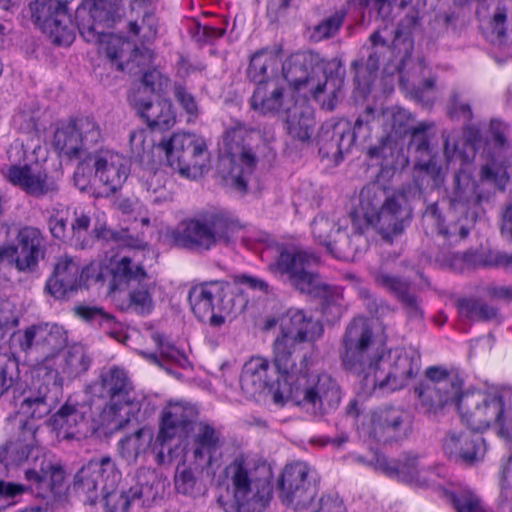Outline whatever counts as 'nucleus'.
<instances>
[{"mask_svg": "<svg viewBox=\"0 0 512 512\" xmlns=\"http://www.w3.org/2000/svg\"><path fill=\"white\" fill-rule=\"evenodd\" d=\"M192 433L191 450L195 463L203 470L212 465L222 446L221 432L207 422H194L193 409L182 404H171L162 411L154 452L158 464L172 459L171 442Z\"/></svg>", "mask_w": 512, "mask_h": 512, "instance_id": "nucleus-1", "label": "nucleus"}, {"mask_svg": "<svg viewBox=\"0 0 512 512\" xmlns=\"http://www.w3.org/2000/svg\"><path fill=\"white\" fill-rule=\"evenodd\" d=\"M224 474L225 492L217 497L224 512H263L267 508L273 488L265 463L238 455L226 466Z\"/></svg>", "mask_w": 512, "mask_h": 512, "instance_id": "nucleus-2", "label": "nucleus"}, {"mask_svg": "<svg viewBox=\"0 0 512 512\" xmlns=\"http://www.w3.org/2000/svg\"><path fill=\"white\" fill-rule=\"evenodd\" d=\"M402 202L403 196L389 197L381 186L367 185L360 191L358 205L350 212L351 225L361 237L373 227L386 242L392 243L411 219L410 209Z\"/></svg>", "mask_w": 512, "mask_h": 512, "instance_id": "nucleus-3", "label": "nucleus"}, {"mask_svg": "<svg viewBox=\"0 0 512 512\" xmlns=\"http://www.w3.org/2000/svg\"><path fill=\"white\" fill-rule=\"evenodd\" d=\"M282 71L284 79L294 90L307 91L316 100L323 93H328L331 99L327 108L334 109L333 100L337 98L344 82V69L340 60H325L313 51L297 52L286 59Z\"/></svg>", "mask_w": 512, "mask_h": 512, "instance_id": "nucleus-4", "label": "nucleus"}, {"mask_svg": "<svg viewBox=\"0 0 512 512\" xmlns=\"http://www.w3.org/2000/svg\"><path fill=\"white\" fill-rule=\"evenodd\" d=\"M318 263L319 257L314 252L284 249L268 267L274 274L286 275L291 286L300 293L319 298L322 313L337 319L342 313L341 294L335 287L320 281L318 273L314 271Z\"/></svg>", "mask_w": 512, "mask_h": 512, "instance_id": "nucleus-5", "label": "nucleus"}, {"mask_svg": "<svg viewBox=\"0 0 512 512\" xmlns=\"http://www.w3.org/2000/svg\"><path fill=\"white\" fill-rule=\"evenodd\" d=\"M91 363L92 360L83 346H69L60 364V372L51 369L45 371L43 375L38 374L33 383L34 388L20 404V413L31 419H42L47 416L58 404L62 394L63 382L60 373L73 380L85 374Z\"/></svg>", "mask_w": 512, "mask_h": 512, "instance_id": "nucleus-6", "label": "nucleus"}, {"mask_svg": "<svg viewBox=\"0 0 512 512\" xmlns=\"http://www.w3.org/2000/svg\"><path fill=\"white\" fill-rule=\"evenodd\" d=\"M0 462L6 469L25 466L24 480H48L52 486L64 487L65 471L47 456L31 421H21L17 436L0 447Z\"/></svg>", "mask_w": 512, "mask_h": 512, "instance_id": "nucleus-7", "label": "nucleus"}, {"mask_svg": "<svg viewBox=\"0 0 512 512\" xmlns=\"http://www.w3.org/2000/svg\"><path fill=\"white\" fill-rule=\"evenodd\" d=\"M272 399L279 406L290 401L309 417L320 420L338 409L342 390L329 373L305 372L296 378L294 385L273 390Z\"/></svg>", "mask_w": 512, "mask_h": 512, "instance_id": "nucleus-8", "label": "nucleus"}, {"mask_svg": "<svg viewBox=\"0 0 512 512\" xmlns=\"http://www.w3.org/2000/svg\"><path fill=\"white\" fill-rule=\"evenodd\" d=\"M242 229L239 220L223 211L204 212L181 221L172 232L176 246L206 252L218 244L230 245Z\"/></svg>", "mask_w": 512, "mask_h": 512, "instance_id": "nucleus-9", "label": "nucleus"}, {"mask_svg": "<svg viewBox=\"0 0 512 512\" xmlns=\"http://www.w3.org/2000/svg\"><path fill=\"white\" fill-rule=\"evenodd\" d=\"M258 132L241 121H234L222 136L224 156L220 166L228 169L224 179L226 183L241 194L248 191V183L256 169L255 137Z\"/></svg>", "mask_w": 512, "mask_h": 512, "instance_id": "nucleus-10", "label": "nucleus"}, {"mask_svg": "<svg viewBox=\"0 0 512 512\" xmlns=\"http://www.w3.org/2000/svg\"><path fill=\"white\" fill-rule=\"evenodd\" d=\"M76 21L83 39L98 44V52L115 63L118 70L123 71L125 62L128 64L132 55L138 53V48L128 39L104 31V22L109 21L108 13L97 4H93L89 10L79 7Z\"/></svg>", "mask_w": 512, "mask_h": 512, "instance_id": "nucleus-11", "label": "nucleus"}, {"mask_svg": "<svg viewBox=\"0 0 512 512\" xmlns=\"http://www.w3.org/2000/svg\"><path fill=\"white\" fill-rule=\"evenodd\" d=\"M420 370V355L403 349L387 350L384 347L371 371L363 381L364 389L373 393L394 392L403 389L417 376Z\"/></svg>", "mask_w": 512, "mask_h": 512, "instance_id": "nucleus-12", "label": "nucleus"}, {"mask_svg": "<svg viewBox=\"0 0 512 512\" xmlns=\"http://www.w3.org/2000/svg\"><path fill=\"white\" fill-rule=\"evenodd\" d=\"M384 347V344L376 341L369 322L364 317H355L348 324L342 337V366L346 371L362 377L363 382Z\"/></svg>", "mask_w": 512, "mask_h": 512, "instance_id": "nucleus-13", "label": "nucleus"}, {"mask_svg": "<svg viewBox=\"0 0 512 512\" xmlns=\"http://www.w3.org/2000/svg\"><path fill=\"white\" fill-rule=\"evenodd\" d=\"M92 390L98 397L108 399L100 414L102 423L111 429L123 428L129 422V417L121 415V411L134 401V386L127 371L119 366L103 369Z\"/></svg>", "mask_w": 512, "mask_h": 512, "instance_id": "nucleus-14", "label": "nucleus"}, {"mask_svg": "<svg viewBox=\"0 0 512 512\" xmlns=\"http://www.w3.org/2000/svg\"><path fill=\"white\" fill-rule=\"evenodd\" d=\"M463 379L457 369L430 366L425 378L414 388L421 409L425 414H438L444 407L455 404L461 397Z\"/></svg>", "mask_w": 512, "mask_h": 512, "instance_id": "nucleus-15", "label": "nucleus"}, {"mask_svg": "<svg viewBox=\"0 0 512 512\" xmlns=\"http://www.w3.org/2000/svg\"><path fill=\"white\" fill-rule=\"evenodd\" d=\"M157 147L165 153L168 165L180 175L197 178L208 162V150L203 138L190 133H174L163 138Z\"/></svg>", "mask_w": 512, "mask_h": 512, "instance_id": "nucleus-16", "label": "nucleus"}, {"mask_svg": "<svg viewBox=\"0 0 512 512\" xmlns=\"http://www.w3.org/2000/svg\"><path fill=\"white\" fill-rule=\"evenodd\" d=\"M350 215L335 222L324 215H318L312 222V234L315 241L324 246L335 258L349 261L363 251L366 240L351 229Z\"/></svg>", "mask_w": 512, "mask_h": 512, "instance_id": "nucleus-17", "label": "nucleus"}, {"mask_svg": "<svg viewBox=\"0 0 512 512\" xmlns=\"http://www.w3.org/2000/svg\"><path fill=\"white\" fill-rule=\"evenodd\" d=\"M67 4L59 0H33L28 5L34 25L59 46H69L75 39L74 24Z\"/></svg>", "mask_w": 512, "mask_h": 512, "instance_id": "nucleus-18", "label": "nucleus"}, {"mask_svg": "<svg viewBox=\"0 0 512 512\" xmlns=\"http://www.w3.org/2000/svg\"><path fill=\"white\" fill-rule=\"evenodd\" d=\"M121 473L109 456L93 458L74 475L73 490L85 503L94 505L104 489L117 487Z\"/></svg>", "mask_w": 512, "mask_h": 512, "instance_id": "nucleus-19", "label": "nucleus"}, {"mask_svg": "<svg viewBox=\"0 0 512 512\" xmlns=\"http://www.w3.org/2000/svg\"><path fill=\"white\" fill-rule=\"evenodd\" d=\"M15 240V244L0 246V263L7 262L20 273H35L46 254L45 236L40 229L25 226Z\"/></svg>", "mask_w": 512, "mask_h": 512, "instance_id": "nucleus-20", "label": "nucleus"}, {"mask_svg": "<svg viewBox=\"0 0 512 512\" xmlns=\"http://www.w3.org/2000/svg\"><path fill=\"white\" fill-rule=\"evenodd\" d=\"M102 138L99 124L94 118L81 116L62 123L54 133L53 144L60 156L78 159Z\"/></svg>", "mask_w": 512, "mask_h": 512, "instance_id": "nucleus-21", "label": "nucleus"}, {"mask_svg": "<svg viewBox=\"0 0 512 512\" xmlns=\"http://www.w3.org/2000/svg\"><path fill=\"white\" fill-rule=\"evenodd\" d=\"M318 476L305 462H294L285 466L277 488L279 498L296 509L307 507L318 492Z\"/></svg>", "mask_w": 512, "mask_h": 512, "instance_id": "nucleus-22", "label": "nucleus"}, {"mask_svg": "<svg viewBox=\"0 0 512 512\" xmlns=\"http://www.w3.org/2000/svg\"><path fill=\"white\" fill-rule=\"evenodd\" d=\"M504 398L500 394L483 392H463L458 399L461 420L472 431H484L502 415Z\"/></svg>", "mask_w": 512, "mask_h": 512, "instance_id": "nucleus-23", "label": "nucleus"}, {"mask_svg": "<svg viewBox=\"0 0 512 512\" xmlns=\"http://www.w3.org/2000/svg\"><path fill=\"white\" fill-rule=\"evenodd\" d=\"M493 191L485 183H478L470 173L458 170L454 173L449 202L452 208L460 210L475 221L482 205L490 201Z\"/></svg>", "mask_w": 512, "mask_h": 512, "instance_id": "nucleus-24", "label": "nucleus"}, {"mask_svg": "<svg viewBox=\"0 0 512 512\" xmlns=\"http://www.w3.org/2000/svg\"><path fill=\"white\" fill-rule=\"evenodd\" d=\"M66 330L57 324H40L27 328L19 339L23 351L35 349L43 355L44 367L39 373L48 370L50 360L66 347Z\"/></svg>", "mask_w": 512, "mask_h": 512, "instance_id": "nucleus-25", "label": "nucleus"}, {"mask_svg": "<svg viewBox=\"0 0 512 512\" xmlns=\"http://www.w3.org/2000/svg\"><path fill=\"white\" fill-rule=\"evenodd\" d=\"M410 424L409 411L400 406H384L370 413L364 430L366 436L377 442H389L404 433Z\"/></svg>", "mask_w": 512, "mask_h": 512, "instance_id": "nucleus-26", "label": "nucleus"}, {"mask_svg": "<svg viewBox=\"0 0 512 512\" xmlns=\"http://www.w3.org/2000/svg\"><path fill=\"white\" fill-rule=\"evenodd\" d=\"M3 174L9 183L35 198L54 194L59 190L56 181L37 164L10 165L3 170Z\"/></svg>", "mask_w": 512, "mask_h": 512, "instance_id": "nucleus-27", "label": "nucleus"}, {"mask_svg": "<svg viewBox=\"0 0 512 512\" xmlns=\"http://www.w3.org/2000/svg\"><path fill=\"white\" fill-rule=\"evenodd\" d=\"M442 448L450 460L468 466L481 461L486 452L483 437L462 431H449L443 438Z\"/></svg>", "mask_w": 512, "mask_h": 512, "instance_id": "nucleus-28", "label": "nucleus"}, {"mask_svg": "<svg viewBox=\"0 0 512 512\" xmlns=\"http://www.w3.org/2000/svg\"><path fill=\"white\" fill-rule=\"evenodd\" d=\"M224 293L222 283L212 281L193 286L188 293V301L194 315L200 321L209 320L212 326L224 323V317L215 313Z\"/></svg>", "mask_w": 512, "mask_h": 512, "instance_id": "nucleus-29", "label": "nucleus"}, {"mask_svg": "<svg viewBox=\"0 0 512 512\" xmlns=\"http://www.w3.org/2000/svg\"><path fill=\"white\" fill-rule=\"evenodd\" d=\"M323 325L319 320L300 309H289L280 320V334L278 336L288 342L300 344L315 342L322 337Z\"/></svg>", "mask_w": 512, "mask_h": 512, "instance_id": "nucleus-30", "label": "nucleus"}, {"mask_svg": "<svg viewBox=\"0 0 512 512\" xmlns=\"http://www.w3.org/2000/svg\"><path fill=\"white\" fill-rule=\"evenodd\" d=\"M93 160L95 176L104 186L108 195L116 192L128 177L127 160L120 154L104 150L89 156Z\"/></svg>", "mask_w": 512, "mask_h": 512, "instance_id": "nucleus-31", "label": "nucleus"}, {"mask_svg": "<svg viewBox=\"0 0 512 512\" xmlns=\"http://www.w3.org/2000/svg\"><path fill=\"white\" fill-rule=\"evenodd\" d=\"M391 476H396L399 480L420 488H440L442 484L439 481V473L432 468L419 465L418 458L415 456H404L393 464L385 468Z\"/></svg>", "mask_w": 512, "mask_h": 512, "instance_id": "nucleus-32", "label": "nucleus"}, {"mask_svg": "<svg viewBox=\"0 0 512 512\" xmlns=\"http://www.w3.org/2000/svg\"><path fill=\"white\" fill-rule=\"evenodd\" d=\"M83 271L82 265L75 258L68 255L59 257L45 288L55 298H63L68 292L80 287Z\"/></svg>", "mask_w": 512, "mask_h": 512, "instance_id": "nucleus-33", "label": "nucleus"}, {"mask_svg": "<svg viewBox=\"0 0 512 512\" xmlns=\"http://www.w3.org/2000/svg\"><path fill=\"white\" fill-rule=\"evenodd\" d=\"M355 142L348 122H339L322 128L318 136L319 154L322 158L332 159L338 164L345 153L350 152Z\"/></svg>", "mask_w": 512, "mask_h": 512, "instance_id": "nucleus-34", "label": "nucleus"}, {"mask_svg": "<svg viewBox=\"0 0 512 512\" xmlns=\"http://www.w3.org/2000/svg\"><path fill=\"white\" fill-rule=\"evenodd\" d=\"M410 122L411 114L407 110L398 107L386 108L383 125L385 130L389 129V132L381 138L378 145L369 148V156L371 158H387L392 152V138L408 134L412 129Z\"/></svg>", "mask_w": 512, "mask_h": 512, "instance_id": "nucleus-35", "label": "nucleus"}, {"mask_svg": "<svg viewBox=\"0 0 512 512\" xmlns=\"http://www.w3.org/2000/svg\"><path fill=\"white\" fill-rule=\"evenodd\" d=\"M435 259L441 265L459 272L477 266L502 267L505 269L506 252L490 251L484 255H479L474 251L463 253L447 252L438 253Z\"/></svg>", "mask_w": 512, "mask_h": 512, "instance_id": "nucleus-36", "label": "nucleus"}, {"mask_svg": "<svg viewBox=\"0 0 512 512\" xmlns=\"http://www.w3.org/2000/svg\"><path fill=\"white\" fill-rule=\"evenodd\" d=\"M296 344L288 342L286 339L277 336L273 344V362L277 369L279 377L277 378V388L285 389L294 385L296 378L305 374L296 365L293 353Z\"/></svg>", "mask_w": 512, "mask_h": 512, "instance_id": "nucleus-37", "label": "nucleus"}, {"mask_svg": "<svg viewBox=\"0 0 512 512\" xmlns=\"http://www.w3.org/2000/svg\"><path fill=\"white\" fill-rule=\"evenodd\" d=\"M285 111L284 124L290 139L294 143H309L315 125L312 108L305 102H296Z\"/></svg>", "mask_w": 512, "mask_h": 512, "instance_id": "nucleus-38", "label": "nucleus"}, {"mask_svg": "<svg viewBox=\"0 0 512 512\" xmlns=\"http://www.w3.org/2000/svg\"><path fill=\"white\" fill-rule=\"evenodd\" d=\"M142 478H146L145 475H139L138 482L128 489L117 490V487L104 489L101 495L105 512H128L135 500L141 499L143 495L153 494L152 485L148 480L143 482Z\"/></svg>", "mask_w": 512, "mask_h": 512, "instance_id": "nucleus-39", "label": "nucleus"}, {"mask_svg": "<svg viewBox=\"0 0 512 512\" xmlns=\"http://www.w3.org/2000/svg\"><path fill=\"white\" fill-rule=\"evenodd\" d=\"M131 103L152 130L165 131L175 124V115L166 102L152 103L149 99L135 94Z\"/></svg>", "mask_w": 512, "mask_h": 512, "instance_id": "nucleus-40", "label": "nucleus"}, {"mask_svg": "<svg viewBox=\"0 0 512 512\" xmlns=\"http://www.w3.org/2000/svg\"><path fill=\"white\" fill-rule=\"evenodd\" d=\"M268 370L269 362L263 357H252L244 364L240 386L248 397L261 393L267 387L273 389V380L268 376Z\"/></svg>", "mask_w": 512, "mask_h": 512, "instance_id": "nucleus-41", "label": "nucleus"}, {"mask_svg": "<svg viewBox=\"0 0 512 512\" xmlns=\"http://www.w3.org/2000/svg\"><path fill=\"white\" fill-rule=\"evenodd\" d=\"M249 104L263 115H276L284 109V88L275 80L257 85Z\"/></svg>", "mask_w": 512, "mask_h": 512, "instance_id": "nucleus-42", "label": "nucleus"}, {"mask_svg": "<svg viewBox=\"0 0 512 512\" xmlns=\"http://www.w3.org/2000/svg\"><path fill=\"white\" fill-rule=\"evenodd\" d=\"M63 486H52L48 480H25L24 483H14L0 480V498L4 500H14L25 493H29L37 498L49 499L59 496L63 491Z\"/></svg>", "mask_w": 512, "mask_h": 512, "instance_id": "nucleus-43", "label": "nucleus"}, {"mask_svg": "<svg viewBox=\"0 0 512 512\" xmlns=\"http://www.w3.org/2000/svg\"><path fill=\"white\" fill-rule=\"evenodd\" d=\"M109 292L128 289L138 283L149 280L142 265L135 264L130 257L124 256L111 264Z\"/></svg>", "mask_w": 512, "mask_h": 512, "instance_id": "nucleus-44", "label": "nucleus"}, {"mask_svg": "<svg viewBox=\"0 0 512 512\" xmlns=\"http://www.w3.org/2000/svg\"><path fill=\"white\" fill-rule=\"evenodd\" d=\"M509 127L498 119L489 123L483 154L494 162H504L512 155V144L508 140Z\"/></svg>", "mask_w": 512, "mask_h": 512, "instance_id": "nucleus-45", "label": "nucleus"}, {"mask_svg": "<svg viewBox=\"0 0 512 512\" xmlns=\"http://www.w3.org/2000/svg\"><path fill=\"white\" fill-rule=\"evenodd\" d=\"M442 182V167L435 154L415 159L414 183L420 192L436 189Z\"/></svg>", "mask_w": 512, "mask_h": 512, "instance_id": "nucleus-46", "label": "nucleus"}, {"mask_svg": "<svg viewBox=\"0 0 512 512\" xmlns=\"http://www.w3.org/2000/svg\"><path fill=\"white\" fill-rule=\"evenodd\" d=\"M154 444L155 439L152 430L147 427H142L133 434L121 439L118 446L121 456L127 462H135L137 458L141 454H144L150 447L152 452L156 455L153 448Z\"/></svg>", "mask_w": 512, "mask_h": 512, "instance_id": "nucleus-47", "label": "nucleus"}, {"mask_svg": "<svg viewBox=\"0 0 512 512\" xmlns=\"http://www.w3.org/2000/svg\"><path fill=\"white\" fill-rule=\"evenodd\" d=\"M153 339L157 344L159 354H145L147 359L166 369L168 372H171L172 366L183 369L189 366L190 363L185 353L169 343L163 335L155 334Z\"/></svg>", "mask_w": 512, "mask_h": 512, "instance_id": "nucleus-48", "label": "nucleus"}, {"mask_svg": "<svg viewBox=\"0 0 512 512\" xmlns=\"http://www.w3.org/2000/svg\"><path fill=\"white\" fill-rule=\"evenodd\" d=\"M91 218L83 211L75 210L73 220L70 224V239L74 241L76 247L86 249L93 243L94 238H107L106 230H93L94 235L89 232Z\"/></svg>", "mask_w": 512, "mask_h": 512, "instance_id": "nucleus-49", "label": "nucleus"}, {"mask_svg": "<svg viewBox=\"0 0 512 512\" xmlns=\"http://www.w3.org/2000/svg\"><path fill=\"white\" fill-rule=\"evenodd\" d=\"M443 490V495L457 512H488L478 495L470 488L459 487L454 490Z\"/></svg>", "mask_w": 512, "mask_h": 512, "instance_id": "nucleus-50", "label": "nucleus"}, {"mask_svg": "<svg viewBox=\"0 0 512 512\" xmlns=\"http://www.w3.org/2000/svg\"><path fill=\"white\" fill-rule=\"evenodd\" d=\"M461 317L474 321H490L497 317V309L481 299L463 298L457 302Z\"/></svg>", "mask_w": 512, "mask_h": 512, "instance_id": "nucleus-51", "label": "nucleus"}, {"mask_svg": "<svg viewBox=\"0 0 512 512\" xmlns=\"http://www.w3.org/2000/svg\"><path fill=\"white\" fill-rule=\"evenodd\" d=\"M276 63V55L269 48H262L256 51L250 58L247 68V77L250 81L257 83H266L267 69Z\"/></svg>", "mask_w": 512, "mask_h": 512, "instance_id": "nucleus-52", "label": "nucleus"}, {"mask_svg": "<svg viewBox=\"0 0 512 512\" xmlns=\"http://www.w3.org/2000/svg\"><path fill=\"white\" fill-rule=\"evenodd\" d=\"M433 123L421 122L415 127H412L410 134V141L408 150L413 153L415 159L433 155L432 147L430 145V130L433 128Z\"/></svg>", "mask_w": 512, "mask_h": 512, "instance_id": "nucleus-53", "label": "nucleus"}, {"mask_svg": "<svg viewBox=\"0 0 512 512\" xmlns=\"http://www.w3.org/2000/svg\"><path fill=\"white\" fill-rule=\"evenodd\" d=\"M375 283L391 294L397 301L410 294L414 289L409 279L390 274L386 271H377L374 274Z\"/></svg>", "mask_w": 512, "mask_h": 512, "instance_id": "nucleus-54", "label": "nucleus"}, {"mask_svg": "<svg viewBox=\"0 0 512 512\" xmlns=\"http://www.w3.org/2000/svg\"><path fill=\"white\" fill-rule=\"evenodd\" d=\"M130 289L129 300L133 310L142 315L149 314L154 307L152 298L154 283L151 279L138 283Z\"/></svg>", "mask_w": 512, "mask_h": 512, "instance_id": "nucleus-55", "label": "nucleus"}, {"mask_svg": "<svg viewBox=\"0 0 512 512\" xmlns=\"http://www.w3.org/2000/svg\"><path fill=\"white\" fill-rule=\"evenodd\" d=\"M384 110L376 109L372 106H367L357 117L354 122V126L351 129V133L356 138L366 139L370 136L372 128L379 123H383Z\"/></svg>", "mask_w": 512, "mask_h": 512, "instance_id": "nucleus-56", "label": "nucleus"}, {"mask_svg": "<svg viewBox=\"0 0 512 512\" xmlns=\"http://www.w3.org/2000/svg\"><path fill=\"white\" fill-rule=\"evenodd\" d=\"M175 489L178 493L195 496L200 493L199 478L196 469L185 464L178 465L174 476Z\"/></svg>", "mask_w": 512, "mask_h": 512, "instance_id": "nucleus-57", "label": "nucleus"}, {"mask_svg": "<svg viewBox=\"0 0 512 512\" xmlns=\"http://www.w3.org/2000/svg\"><path fill=\"white\" fill-rule=\"evenodd\" d=\"M19 379L17 360L6 354H0V398L7 393Z\"/></svg>", "mask_w": 512, "mask_h": 512, "instance_id": "nucleus-58", "label": "nucleus"}, {"mask_svg": "<svg viewBox=\"0 0 512 512\" xmlns=\"http://www.w3.org/2000/svg\"><path fill=\"white\" fill-rule=\"evenodd\" d=\"M345 13L337 11L314 26L311 39L319 42L336 35L343 24Z\"/></svg>", "mask_w": 512, "mask_h": 512, "instance_id": "nucleus-59", "label": "nucleus"}, {"mask_svg": "<svg viewBox=\"0 0 512 512\" xmlns=\"http://www.w3.org/2000/svg\"><path fill=\"white\" fill-rule=\"evenodd\" d=\"M447 115L452 120L470 122L473 118L471 105L462 98L460 92L452 91L447 103Z\"/></svg>", "mask_w": 512, "mask_h": 512, "instance_id": "nucleus-60", "label": "nucleus"}, {"mask_svg": "<svg viewBox=\"0 0 512 512\" xmlns=\"http://www.w3.org/2000/svg\"><path fill=\"white\" fill-rule=\"evenodd\" d=\"M75 312L85 321L99 326L107 325L110 327L114 323V317L98 306L79 305L75 307Z\"/></svg>", "mask_w": 512, "mask_h": 512, "instance_id": "nucleus-61", "label": "nucleus"}, {"mask_svg": "<svg viewBox=\"0 0 512 512\" xmlns=\"http://www.w3.org/2000/svg\"><path fill=\"white\" fill-rule=\"evenodd\" d=\"M402 310L410 321H422L425 316L422 299L413 290L410 294L403 297L400 301Z\"/></svg>", "mask_w": 512, "mask_h": 512, "instance_id": "nucleus-62", "label": "nucleus"}, {"mask_svg": "<svg viewBox=\"0 0 512 512\" xmlns=\"http://www.w3.org/2000/svg\"><path fill=\"white\" fill-rule=\"evenodd\" d=\"M166 174L161 169L144 168L140 181L147 192L156 193L165 186Z\"/></svg>", "mask_w": 512, "mask_h": 512, "instance_id": "nucleus-63", "label": "nucleus"}, {"mask_svg": "<svg viewBox=\"0 0 512 512\" xmlns=\"http://www.w3.org/2000/svg\"><path fill=\"white\" fill-rule=\"evenodd\" d=\"M502 415L493 423L491 429L503 440L512 442V410L502 407Z\"/></svg>", "mask_w": 512, "mask_h": 512, "instance_id": "nucleus-64", "label": "nucleus"}]
</instances>
